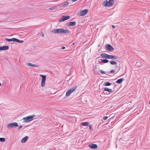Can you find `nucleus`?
<instances>
[{
    "label": "nucleus",
    "instance_id": "f03ea898",
    "mask_svg": "<svg viewBox=\"0 0 150 150\" xmlns=\"http://www.w3.org/2000/svg\"><path fill=\"white\" fill-rule=\"evenodd\" d=\"M52 32L55 33L64 34L66 33V30L62 28L55 29L52 31Z\"/></svg>",
    "mask_w": 150,
    "mask_h": 150
},
{
    "label": "nucleus",
    "instance_id": "ea45409f",
    "mask_svg": "<svg viewBox=\"0 0 150 150\" xmlns=\"http://www.w3.org/2000/svg\"><path fill=\"white\" fill-rule=\"evenodd\" d=\"M112 28H115V26H114V25H112Z\"/></svg>",
    "mask_w": 150,
    "mask_h": 150
},
{
    "label": "nucleus",
    "instance_id": "f257e3e1",
    "mask_svg": "<svg viewBox=\"0 0 150 150\" xmlns=\"http://www.w3.org/2000/svg\"><path fill=\"white\" fill-rule=\"evenodd\" d=\"M35 115H29L26 117H24L23 118V120H24V122L26 123L32 121L34 119L33 118L35 117Z\"/></svg>",
    "mask_w": 150,
    "mask_h": 150
},
{
    "label": "nucleus",
    "instance_id": "39448f33",
    "mask_svg": "<svg viewBox=\"0 0 150 150\" xmlns=\"http://www.w3.org/2000/svg\"><path fill=\"white\" fill-rule=\"evenodd\" d=\"M40 76L42 78L41 85L42 87H44L45 86L46 76L43 75H40Z\"/></svg>",
    "mask_w": 150,
    "mask_h": 150
},
{
    "label": "nucleus",
    "instance_id": "c9c22d12",
    "mask_svg": "<svg viewBox=\"0 0 150 150\" xmlns=\"http://www.w3.org/2000/svg\"><path fill=\"white\" fill-rule=\"evenodd\" d=\"M38 66L36 65L33 64L32 67H38Z\"/></svg>",
    "mask_w": 150,
    "mask_h": 150
},
{
    "label": "nucleus",
    "instance_id": "4468645a",
    "mask_svg": "<svg viewBox=\"0 0 150 150\" xmlns=\"http://www.w3.org/2000/svg\"><path fill=\"white\" fill-rule=\"evenodd\" d=\"M124 80V79L123 78H121L120 79H118L117 81H116V82L118 84L121 83Z\"/></svg>",
    "mask_w": 150,
    "mask_h": 150
},
{
    "label": "nucleus",
    "instance_id": "2f4dec72",
    "mask_svg": "<svg viewBox=\"0 0 150 150\" xmlns=\"http://www.w3.org/2000/svg\"><path fill=\"white\" fill-rule=\"evenodd\" d=\"M27 65L30 66L32 67L33 64L30 63H27Z\"/></svg>",
    "mask_w": 150,
    "mask_h": 150
},
{
    "label": "nucleus",
    "instance_id": "423d86ee",
    "mask_svg": "<svg viewBox=\"0 0 150 150\" xmlns=\"http://www.w3.org/2000/svg\"><path fill=\"white\" fill-rule=\"evenodd\" d=\"M76 87H74L69 90H68L66 92V96H70L72 93L76 89Z\"/></svg>",
    "mask_w": 150,
    "mask_h": 150
},
{
    "label": "nucleus",
    "instance_id": "1a4fd4ad",
    "mask_svg": "<svg viewBox=\"0 0 150 150\" xmlns=\"http://www.w3.org/2000/svg\"><path fill=\"white\" fill-rule=\"evenodd\" d=\"M76 23L75 21L70 22L66 23V25L67 26H74L76 25Z\"/></svg>",
    "mask_w": 150,
    "mask_h": 150
},
{
    "label": "nucleus",
    "instance_id": "79ce46f5",
    "mask_svg": "<svg viewBox=\"0 0 150 150\" xmlns=\"http://www.w3.org/2000/svg\"><path fill=\"white\" fill-rule=\"evenodd\" d=\"M77 0H72V1H73V2H75V1H77Z\"/></svg>",
    "mask_w": 150,
    "mask_h": 150
},
{
    "label": "nucleus",
    "instance_id": "473e14b6",
    "mask_svg": "<svg viewBox=\"0 0 150 150\" xmlns=\"http://www.w3.org/2000/svg\"><path fill=\"white\" fill-rule=\"evenodd\" d=\"M22 127V125L18 127V130H20L21 128Z\"/></svg>",
    "mask_w": 150,
    "mask_h": 150
},
{
    "label": "nucleus",
    "instance_id": "f704fd0d",
    "mask_svg": "<svg viewBox=\"0 0 150 150\" xmlns=\"http://www.w3.org/2000/svg\"><path fill=\"white\" fill-rule=\"evenodd\" d=\"M92 127V125H89V129H91Z\"/></svg>",
    "mask_w": 150,
    "mask_h": 150
},
{
    "label": "nucleus",
    "instance_id": "4be33fe9",
    "mask_svg": "<svg viewBox=\"0 0 150 150\" xmlns=\"http://www.w3.org/2000/svg\"><path fill=\"white\" fill-rule=\"evenodd\" d=\"M23 42V40H20L18 39H17V40L16 41V42L19 43H21Z\"/></svg>",
    "mask_w": 150,
    "mask_h": 150
},
{
    "label": "nucleus",
    "instance_id": "c85d7f7f",
    "mask_svg": "<svg viewBox=\"0 0 150 150\" xmlns=\"http://www.w3.org/2000/svg\"><path fill=\"white\" fill-rule=\"evenodd\" d=\"M117 58V57L113 55L112 59H116Z\"/></svg>",
    "mask_w": 150,
    "mask_h": 150
},
{
    "label": "nucleus",
    "instance_id": "bb28decb",
    "mask_svg": "<svg viewBox=\"0 0 150 150\" xmlns=\"http://www.w3.org/2000/svg\"><path fill=\"white\" fill-rule=\"evenodd\" d=\"M115 72V71L114 70H112L110 71V72H109L108 73H113L114 74Z\"/></svg>",
    "mask_w": 150,
    "mask_h": 150
},
{
    "label": "nucleus",
    "instance_id": "393cba45",
    "mask_svg": "<svg viewBox=\"0 0 150 150\" xmlns=\"http://www.w3.org/2000/svg\"><path fill=\"white\" fill-rule=\"evenodd\" d=\"M108 118V117L105 116V117H103V118L102 119V121H103V120H106Z\"/></svg>",
    "mask_w": 150,
    "mask_h": 150
},
{
    "label": "nucleus",
    "instance_id": "20e7f679",
    "mask_svg": "<svg viewBox=\"0 0 150 150\" xmlns=\"http://www.w3.org/2000/svg\"><path fill=\"white\" fill-rule=\"evenodd\" d=\"M18 126V124L16 122H13L8 124L7 127L8 129H12L13 127H17Z\"/></svg>",
    "mask_w": 150,
    "mask_h": 150
},
{
    "label": "nucleus",
    "instance_id": "6e6552de",
    "mask_svg": "<svg viewBox=\"0 0 150 150\" xmlns=\"http://www.w3.org/2000/svg\"><path fill=\"white\" fill-rule=\"evenodd\" d=\"M88 10L87 9L83 10L82 11H80L79 12V15L81 16H85L88 12Z\"/></svg>",
    "mask_w": 150,
    "mask_h": 150
},
{
    "label": "nucleus",
    "instance_id": "9b49d317",
    "mask_svg": "<svg viewBox=\"0 0 150 150\" xmlns=\"http://www.w3.org/2000/svg\"><path fill=\"white\" fill-rule=\"evenodd\" d=\"M9 47L8 46H0V51L3 50H6L9 49Z\"/></svg>",
    "mask_w": 150,
    "mask_h": 150
},
{
    "label": "nucleus",
    "instance_id": "37998d69",
    "mask_svg": "<svg viewBox=\"0 0 150 150\" xmlns=\"http://www.w3.org/2000/svg\"><path fill=\"white\" fill-rule=\"evenodd\" d=\"M149 104H150V100L149 101Z\"/></svg>",
    "mask_w": 150,
    "mask_h": 150
},
{
    "label": "nucleus",
    "instance_id": "e433bc0d",
    "mask_svg": "<svg viewBox=\"0 0 150 150\" xmlns=\"http://www.w3.org/2000/svg\"><path fill=\"white\" fill-rule=\"evenodd\" d=\"M70 32V31L66 29V33H68Z\"/></svg>",
    "mask_w": 150,
    "mask_h": 150
},
{
    "label": "nucleus",
    "instance_id": "2eb2a0df",
    "mask_svg": "<svg viewBox=\"0 0 150 150\" xmlns=\"http://www.w3.org/2000/svg\"><path fill=\"white\" fill-rule=\"evenodd\" d=\"M81 125L82 126H88L89 125V122H82L81 124Z\"/></svg>",
    "mask_w": 150,
    "mask_h": 150
},
{
    "label": "nucleus",
    "instance_id": "b1692460",
    "mask_svg": "<svg viewBox=\"0 0 150 150\" xmlns=\"http://www.w3.org/2000/svg\"><path fill=\"white\" fill-rule=\"evenodd\" d=\"M56 8L55 7H53L50 8L49 9L50 10H53L55 9Z\"/></svg>",
    "mask_w": 150,
    "mask_h": 150
},
{
    "label": "nucleus",
    "instance_id": "7ed1b4c3",
    "mask_svg": "<svg viewBox=\"0 0 150 150\" xmlns=\"http://www.w3.org/2000/svg\"><path fill=\"white\" fill-rule=\"evenodd\" d=\"M114 3V0H109V1H105L104 2L105 3L104 6H113Z\"/></svg>",
    "mask_w": 150,
    "mask_h": 150
},
{
    "label": "nucleus",
    "instance_id": "f8f14e48",
    "mask_svg": "<svg viewBox=\"0 0 150 150\" xmlns=\"http://www.w3.org/2000/svg\"><path fill=\"white\" fill-rule=\"evenodd\" d=\"M28 136H25L23 138L21 141V142L22 143H25L28 139Z\"/></svg>",
    "mask_w": 150,
    "mask_h": 150
},
{
    "label": "nucleus",
    "instance_id": "0eeeda50",
    "mask_svg": "<svg viewBox=\"0 0 150 150\" xmlns=\"http://www.w3.org/2000/svg\"><path fill=\"white\" fill-rule=\"evenodd\" d=\"M105 48L106 50L109 52H112L114 50V48L109 44L106 45Z\"/></svg>",
    "mask_w": 150,
    "mask_h": 150
},
{
    "label": "nucleus",
    "instance_id": "c03bdc74",
    "mask_svg": "<svg viewBox=\"0 0 150 150\" xmlns=\"http://www.w3.org/2000/svg\"><path fill=\"white\" fill-rule=\"evenodd\" d=\"M1 83L0 82V86H1Z\"/></svg>",
    "mask_w": 150,
    "mask_h": 150
},
{
    "label": "nucleus",
    "instance_id": "9d476101",
    "mask_svg": "<svg viewBox=\"0 0 150 150\" xmlns=\"http://www.w3.org/2000/svg\"><path fill=\"white\" fill-rule=\"evenodd\" d=\"M88 146L92 149H96L98 148V146L96 144H91L89 145Z\"/></svg>",
    "mask_w": 150,
    "mask_h": 150
},
{
    "label": "nucleus",
    "instance_id": "f3484780",
    "mask_svg": "<svg viewBox=\"0 0 150 150\" xmlns=\"http://www.w3.org/2000/svg\"><path fill=\"white\" fill-rule=\"evenodd\" d=\"M100 60L101 61V62L104 63H106L108 62V60L107 59H100Z\"/></svg>",
    "mask_w": 150,
    "mask_h": 150
},
{
    "label": "nucleus",
    "instance_id": "58836bf2",
    "mask_svg": "<svg viewBox=\"0 0 150 150\" xmlns=\"http://www.w3.org/2000/svg\"><path fill=\"white\" fill-rule=\"evenodd\" d=\"M41 35H42V37H43L44 36V35L43 33H41Z\"/></svg>",
    "mask_w": 150,
    "mask_h": 150
},
{
    "label": "nucleus",
    "instance_id": "a878e982",
    "mask_svg": "<svg viewBox=\"0 0 150 150\" xmlns=\"http://www.w3.org/2000/svg\"><path fill=\"white\" fill-rule=\"evenodd\" d=\"M113 55H109L108 59H112Z\"/></svg>",
    "mask_w": 150,
    "mask_h": 150
},
{
    "label": "nucleus",
    "instance_id": "412c9836",
    "mask_svg": "<svg viewBox=\"0 0 150 150\" xmlns=\"http://www.w3.org/2000/svg\"><path fill=\"white\" fill-rule=\"evenodd\" d=\"M0 141L1 142H4L5 141V139L4 138H0Z\"/></svg>",
    "mask_w": 150,
    "mask_h": 150
},
{
    "label": "nucleus",
    "instance_id": "dca6fc26",
    "mask_svg": "<svg viewBox=\"0 0 150 150\" xmlns=\"http://www.w3.org/2000/svg\"><path fill=\"white\" fill-rule=\"evenodd\" d=\"M104 91H108L110 93H112L113 92V91H112L111 89L108 88H104Z\"/></svg>",
    "mask_w": 150,
    "mask_h": 150
},
{
    "label": "nucleus",
    "instance_id": "4c0bfd02",
    "mask_svg": "<svg viewBox=\"0 0 150 150\" xmlns=\"http://www.w3.org/2000/svg\"><path fill=\"white\" fill-rule=\"evenodd\" d=\"M65 48V47L63 46L62 47L61 49H64Z\"/></svg>",
    "mask_w": 150,
    "mask_h": 150
},
{
    "label": "nucleus",
    "instance_id": "a211bd4d",
    "mask_svg": "<svg viewBox=\"0 0 150 150\" xmlns=\"http://www.w3.org/2000/svg\"><path fill=\"white\" fill-rule=\"evenodd\" d=\"M66 20V16H62V17L59 20V22H61L62 21H64Z\"/></svg>",
    "mask_w": 150,
    "mask_h": 150
},
{
    "label": "nucleus",
    "instance_id": "c756f323",
    "mask_svg": "<svg viewBox=\"0 0 150 150\" xmlns=\"http://www.w3.org/2000/svg\"><path fill=\"white\" fill-rule=\"evenodd\" d=\"M71 79H69V80L68 81V83L69 84V85H71V84L72 83H69V82L71 81Z\"/></svg>",
    "mask_w": 150,
    "mask_h": 150
},
{
    "label": "nucleus",
    "instance_id": "cd10ccee",
    "mask_svg": "<svg viewBox=\"0 0 150 150\" xmlns=\"http://www.w3.org/2000/svg\"><path fill=\"white\" fill-rule=\"evenodd\" d=\"M6 41H8V42L12 41V38H11V39L6 38Z\"/></svg>",
    "mask_w": 150,
    "mask_h": 150
},
{
    "label": "nucleus",
    "instance_id": "72a5a7b5",
    "mask_svg": "<svg viewBox=\"0 0 150 150\" xmlns=\"http://www.w3.org/2000/svg\"><path fill=\"white\" fill-rule=\"evenodd\" d=\"M70 16H66V20L69 19L70 18Z\"/></svg>",
    "mask_w": 150,
    "mask_h": 150
},
{
    "label": "nucleus",
    "instance_id": "ddd939ff",
    "mask_svg": "<svg viewBox=\"0 0 150 150\" xmlns=\"http://www.w3.org/2000/svg\"><path fill=\"white\" fill-rule=\"evenodd\" d=\"M109 54L106 53H102L100 54V56L103 58H108V57Z\"/></svg>",
    "mask_w": 150,
    "mask_h": 150
},
{
    "label": "nucleus",
    "instance_id": "5701e85b",
    "mask_svg": "<svg viewBox=\"0 0 150 150\" xmlns=\"http://www.w3.org/2000/svg\"><path fill=\"white\" fill-rule=\"evenodd\" d=\"M17 39H16V38H12V41H13L14 42H16Z\"/></svg>",
    "mask_w": 150,
    "mask_h": 150
},
{
    "label": "nucleus",
    "instance_id": "a19ab883",
    "mask_svg": "<svg viewBox=\"0 0 150 150\" xmlns=\"http://www.w3.org/2000/svg\"><path fill=\"white\" fill-rule=\"evenodd\" d=\"M69 4V3L68 2H67V1H66V6H67V5H68Z\"/></svg>",
    "mask_w": 150,
    "mask_h": 150
},
{
    "label": "nucleus",
    "instance_id": "7c9ffc66",
    "mask_svg": "<svg viewBox=\"0 0 150 150\" xmlns=\"http://www.w3.org/2000/svg\"><path fill=\"white\" fill-rule=\"evenodd\" d=\"M100 72L102 74H105V72L104 71H103V70H101L100 71Z\"/></svg>",
    "mask_w": 150,
    "mask_h": 150
},
{
    "label": "nucleus",
    "instance_id": "6ab92c4d",
    "mask_svg": "<svg viewBox=\"0 0 150 150\" xmlns=\"http://www.w3.org/2000/svg\"><path fill=\"white\" fill-rule=\"evenodd\" d=\"M111 83L109 82H105L104 85L105 86H108L111 85Z\"/></svg>",
    "mask_w": 150,
    "mask_h": 150
},
{
    "label": "nucleus",
    "instance_id": "aec40b11",
    "mask_svg": "<svg viewBox=\"0 0 150 150\" xmlns=\"http://www.w3.org/2000/svg\"><path fill=\"white\" fill-rule=\"evenodd\" d=\"M110 63L112 65L115 64L117 65V63L114 61H111L110 62Z\"/></svg>",
    "mask_w": 150,
    "mask_h": 150
}]
</instances>
